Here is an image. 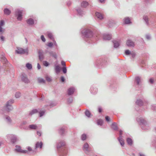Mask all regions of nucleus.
<instances>
[{"label":"nucleus","instance_id":"obj_1","mask_svg":"<svg viewBox=\"0 0 156 156\" xmlns=\"http://www.w3.org/2000/svg\"><path fill=\"white\" fill-rule=\"evenodd\" d=\"M137 122L141 125L142 129L144 130L149 129L150 127L147 122L142 118H138L136 119Z\"/></svg>","mask_w":156,"mask_h":156},{"label":"nucleus","instance_id":"obj_2","mask_svg":"<svg viewBox=\"0 0 156 156\" xmlns=\"http://www.w3.org/2000/svg\"><path fill=\"white\" fill-rule=\"evenodd\" d=\"M14 100L13 99H11L8 101L6 103L5 106L4 107V109L5 111L9 112L12 110L13 108L11 105L14 103Z\"/></svg>","mask_w":156,"mask_h":156},{"label":"nucleus","instance_id":"obj_3","mask_svg":"<svg viewBox=\"0 0 156 156\" xmlns=\"http://www.w3.org/2000/svg\"><path fill=\"white\" fill-rule=\"evenodd\" d=\"M83 35L85 37V41L87 40L86 38H90L92 37V32L90 29H87L86 30H83L82 32Z\"/></svg>","mask_w":156,"mask_h":156},{"label":"nucleus","instance_id":"obj_4","mask_svg":"<svg viewBox=\"0 0 156 156\" xmlns=\"http://www.w3.org/2000/svg\"><path fill=\"white\" fill-rule=\"evenodd\" d=\"M7 136L8 139L11 140L13 143H15L17 137L15 135L13 134H8Z\"/></svg>","mask_w":156,"mask_h":156},{"label":"nucleus","instance_id":"obj_5","mask_svg":"<svg viewBox=\"0 0 156 156\" xmlns=\"http://www.w3.org/2000/svg\"><path fill=\"white\" fill-rule=\"evenodd\" d=\"M16 52L17 54H27L28 53L27 49H23L21 48H18L16 50Z\"/></svg>","mask_w":156,"mask_h":156},{"label":"nucleus","instance_id":"obj_6","mask_svg":"<svg viewBox=\"0 0 156 156\" xmlns=\"http://www.w3.org/2000/svg\"><path fill=\"white\" fill-rule=\"evenodd\" d=\"M83 150L86 153H87L91 151V148L90 147H89L88 144L86 143L83 145Z\"/></svg>","mask_w":156,"mask_h":156},{"label":"nucleus","instance_id":"obj_7","mask_svg":"<svg viewBox=\"0 0 156 156\" xmlns=\"http://www.w3.org/2000/svg\"><path fill=\"white\" fill-rule=\"evenodd\" d=\"M21 78L22 81L25 83H28L30 82L29 80L25 74H22L21 75Z\"/></svg>","mask_w":156,"mask_h":156},{"label":"nucleus","instance_id":"obj_8","mask_svg":"<svg viewBox=\"0 0 156 156\" xmlns=\"http://www.w3.org/2000/svg\"><path fill=\"white\" fill-rule=\"evenodd\" d=\"M22 11L17 10L16 12V15L17 16V19L18 20H21L22 19Z\"/></svg>","mask_w":156,"mask_h":156},{"label":"nucleus","instance_id":"obj_9","mask_svg":"<svg viewBox=\"0 0 156 156\" xmlns=\"http://www.w3.org/2000/svg\"><path fill=\"white\" fill-rule=\"evenodd\" d=\"M122 131L121 130H120L119 131V136L118 138V140L121 144V145L123 146L124 144V140L122 139Z\"/></svg>","mask_w":156,"mask_h":156},{"label":"nucleus","instance_id":"obj_10","mask_svg":"<svg viewBox=\"0 0 156 156\" xmlns=\"http://www.w3.org/2000/svg\"><path fill=\"white\" fill-rule=\"evenodd\" d=\"M62 151L59 152V154L61 156H65L67 154V151L65 147H62Z\"/></svg>","mask_w":156,"mask_h":156},{"label":"nucleus","instance_id":"obj_11","mask_svg":"<svg viewBox=\"0 0 156 156\" xmlns=\"http://www.w3.org/2000/svg\"><path fill=\"white\" fill-rule=\"evenodd\" d=\"M15 151L16 152L23 153H25L27 152V151L26 150L21 149L20 146L18 145L16 146Z\"/></svg>","mask_w":156,"mask_h":156},{"label":"nucleus","instance_id":"obj_12","mask_svg":"<svg viewBox=\"0 0 156 156\" xmlns=\"http://www.w3.org/2000/svg\"><path fill=\"white\" fill-rule=\"evenodd\" d=\"M47 35L48 37L51 39L52 40L53 42H54V44L56 46H57V44L56 41L54 39V38L53 37V35L50 32H48L47 33Z\"/></svg>","mask_w":156,"mask_h":156},{"label":"nucleus","instance_id":"obj_13","mask_svg":"<svg viewBox=\"0 0 156 156\" xmlns=\"http://www.w3.org/2000/svg\"><path fill=\"white\" fill-rule=\"evenodd\" d=\"M103 39L105 40H109L112 38L111 35L107 34H105L103 35Z\"/></svg>","mask_w":156,"mask_h":156},{"label":"nucleus","instance_id":"obj_14","mask_svg":"<svg viewBox=\"0 0 156 156\" xmlns=\"http://www.w3.org/2000/svg\"><path fill=\"white\" fill-rule=\"evenodd\" d=\"M65 143L64 141H61L58 142L57 145V148L58 149L65 145Z\"/></svg>","mask_w":156,"mask_h":156},{"label":"nucleus","instance_id":"obj_15","mask_svg":"<svg viewBox=\"0 0 156 156\" xmlns=\"http://www.w3.org/2000/svg\"><path fill=\"white\" fill-rule=\"evenodd\" d=\"M39 57L40 60L42 61L44 58L43 52L41 50H39L38 51Z\"/></svg>","mask_w":156,"mask_h":156},{"label":"nucleus","instance_id":"obj_16","mask_svg":"<svg viewBox=\"0 0 156 156\" xmlns=\"http://www.w3.org/2000/svg\"><path fill=\"white\" fill-rule=\"evenodd\" d=\"M127 45L129 47L134 46V43L131 40H128L126 43Z\"/></svg>","mask_w":156,"mask_h":156},{"label":"nucleus","instance_id":"obj_17","mask_svg":"<svg viewBox=\"0 0 156 156\" xmlns=\"http://www.w3.org/2000/svg\"><path fill=\"white\" fill-rule=\"evenodd\" d=\"M120 41L114 40L113 41V43L114 44V47L117 48L119 47L120 44Z\"/></svg>","mask_w":156,"mask_h":156},{"label":"nucleus","instance_id":"obj_18","mask_svg":"<svg viewBox=\"0 0 156 156\" xmlns=\"http://www.w3.org/2000/svg\"><path fill=\"white\" fill-rule=\"evenodd\" d=\"M95 14L96 16L99 19L101 20L103 18V16L101 13L96 12Z\"/></svg>","mask_w":156,"mask_h":156},{"label":"nucleus","instance_id":"obj_19","mask_svg":"<svg viewBox=\"0 0 156 156\" xmlns=\"http://www.w3.org/2000/svg\"><path fill=\"white\" fill-rule=\"evenodd\" d=\"M75 89L73 87H71L68 90V93L69 95H71L73 94L74 91Z\"/></svg>","mask_w":156,"mask_h":156},{"label":"nucleus","instance_id":"obj_20","mask_svg":"<svg viewBox=\"0 0 156 156\" xmlns=\"http://www.w3.org/2000/svg\"><path fill=\"white\" fill-rule=\"evenodd\" d=\"M42 143L41 142H37L36 144V148H39L41 149L42 146Z\"/></svg>","mask_w":156,"mask_h":156},{"label":"nucleus","instance_id":"obj_21","mask_svg":"<svg viewBox=\"0 0 156 156\" xmlns=\"http://www.w3.org/2000/svg\"><path fill=\"white\" fill-rule=\"evenodd\" d=\"M136 104L137 105L140 106L145 104V103L143 102L140 99H138L136 102Z\"/></svg>","mask_w":156,"mask_h":156},{"label":"nucleus","instance_id":"obj_22","mask_svg":"<svg viewBox=\"0 0 156 156\" xmlns=\"http://www.w3.org/2000/svg\"><path fill=\"white\" fill-rule=\"evenodd\" d=\"M55 72L57 74H58L60 72L61 70V68L59 66L57 65L55 66Z\"/></svg>","mask_w":156,"mask_h":156},{"label":"nucleus","instance_id":"obj_23","mask_svg":"<svg viewBox=\"0 0 156 156\" xmlns=\"http://www.w3.org/2000/svg\"><path fill=\"white\" fill-rule=\"evenodd\" d=\"M38 126L36 125H29V128L30 129H35L37 128Z\"/></svg>","mask_w":156,"mask_h":156},{"label":"nucleus","instance_id":"obj_24","mask_svg":"<svg viewBox=\"0 0 156 156\" xmlns=\"http://www.w3.org/2000/svg\"><path fill=\"white\" fill-rule=\"evenodd\" d=\"M27 23L29 25H32L34 23V22L33 19L30 18L27 20Z\"/></svg>","mask_w":156,"mask_h":156},{"label":"nucleus","instance_id":"obj_25","mask_svg":"<svg viewBox=\"0 0 156 156\" xmlns=\"http://www.w3.org/2000/svg\"><path fill=\"white\" fill-rule=\"evenodd\" d=\"M111 127L114 130H116L118 129L117 124L115 122H114L112 123Z\"/></svg>","mask_w":156,"mask_h":156},{"label":"nucleus","instance_id":"obj_26","mask_svg":"<svg viewBox=\"0 0 156 156\" xmlns=\"http://www.w3.org/2000/svg\"><path fill=\"white\" fill-rule=\"evenodd\" d=\"M5 120L6 122L8 124H10L12 122V120L11 119L10 117L8 116H6L5 117Z\"/></svg>","mask_w":156,"mask_h":156},{"label":"nucleus","instance_id":"obj_27","mask_svg":"<svg viewBox=\"0 0 156 156\" xmlns=\"http://www.w3.org/2000/svg\"><path fill=\"white\" fill-rule=\"evenodd\" d=\"M88 5V3L87 2L85 1L83 2L81 4V6L83 7H86Z\"/></svg>","mask_w":156,"mask_h":156},{"label":"nucleus","instance_id":"obj_28","mask_svg":"<svg viewBox=\"0 0 156 156\" xmlns=\"http://www.w3.org/2000/svg\"><path fill=\"white\" fill-rule=\"evenodd\" d=\"M78 14L81 16H82L84 14V12L81 10L80 9H79L77 10Z\"/></svg>","mask_w":156,"mask_h":156},{"label":"nucleus","instance_id":"obj_29","mask_svg":"<svg viewBox=\"0 0 156 156\" xmlns=\"http://www.w3.org/2000/svg\"><path fill=\"white\" fill-rule=\"evenodd\" d=\"M126 141L128 144L131 145L132 144L133 141L130 138H128L126 139Z\"/></svg>","mask_w":156,"mask_h":156},{"label":"nucleus","instance_id":"obj_30","mask_svg":"<svg viewBox=\"0 0 156 156\" xmlns=\"http://www.w3.org/2000/svg\"><path fill=\"white\" fill-rule=\"evenodd\" d=\"M135 80L137 84L138 85L140 84V83L141 81L140 78L138 76L136 77L135 78Z\"/></svg>","mask_w":156,"mask_h":156},{"label":"nucleus","instance_id":"obj_31","mask_svg":"<svg viewBox=\"0 0 156 156\" xmlns=\"http://www.w3.org/2000/svg\"><path fill=\"white\" fill-rule=\"evenodd\" d=\"M124 22L125 24H129L130 23V20L128 17H126L124 19Z\"/></svg>","mask_w":156,"mask_h":156},{"label":"nucleus","instance_id":"obj_32","mask_svg":"<svg viewBox=\"0 0 156 156\" xmlns=\"http://www.w3.org/2000/svg\"><path fill=\"white\" fill-rule=\"evenodd\" d=\"M65 129H66V128L65 127H62L60 130H59V133L61 134H64V133H65Z\"/></svg>","mask_w":156,"mask_h":156},{"label":"nucleus","instance_id":"obj_33","mask_svg":"<svg viewBox=\"0 0 156 156\" xmlns=\"http://www.w3.org/2000/svg\"><path fill=\"white\" fill-rule=\"evenodd\" d=\"M37 112L38 111L36 109H34L30 112L29 115H31L35 113H37Z\"/></svg>","mask_w":156,"mask_h":156},{"label":"nucleus","instance_id":"obj_34","mask_svg":"<svg viewBox=\"0 0 156 156\" xmlns=\"http://www.w3.org/2000/svg\"><path fill=\"white\" fill-rule=\"evenodd\" d=\"M4 12L5 14L8 15L10 13L11 11L8 9H5L4 10Z\"/></svg>","mask_w":156,"mask_h":156},{"label":"nucleus","instance_id":"obj_35","mask_svg":"<svg viewBox=\"0 0 156 156\" xmlns=\"http://www.w3.org/2000/svg\"><path fill=\"white\" fill-rule=\"evenodd\" d=\"M90 90L91 93L93 94H95L97 91V89L96 88L94 89L93 87H91Z\"/></svg>","mask_w":156,"mask_h":156},{"label":"nucleus","instance_id":"obj_36","mask_svg":"<svg viewBox=\"0 0 156 156\" xmlns=\"http://www.w3.org/2000/svg\"><path fill=\"white\" fill-rule=\"evenodd\" d=\"M26 67L29 69H30L32 68L31 64L29 63H27L26 64Z\"/></svg>","mask_w":156,"mask_h":156},{"label":"nucleus","instance_id":"obj_37","mask_svg":"<svg viewBox=\"0 0 156 156\" xmlns=\"http://www.w3.org/2000/svg\"><path fill=\"white\" fill-rule=\"evenodd\" d=\"M143 19L146 22V23L147 25H148L149 23L148 22V18L147 16H144L143 17Z\"/></svg>","mask_w":156,"mask_h":156},{"label":"nucleus","instance_id":"obj_38","mask_svg":"<svg viewBox=\"0 0 156 156\" xmlns=\"http://www.w3.org/2000/svg\"><path fill=\"white\" fill-rule=\"evenodd\" d=\"M85 115L88 117H90L91 115V114L89 111L88 110H87L85 112Z\"/></svg>","mask_w":156,"mask_h":156},{"label":"nucleus","instance_id":"obj_39","mask_svg":"<svg viewBox=\"0 0 156 156\" xmlns=\"http://www.w3.org/2000/svg\"><path fill=\"white\" fill-rule=\"evenodd\" d=\"M39 83H44L45 82V80L41 78H38L37 79Z\"/></svg>","mask_w":156,"mask_h":156},{"label":"nucleus","instance_id":"obj_40","mask_svg":"<svg viewBox=\"0 0 156 156\" xmlns=\"http://www.w3.org/2000/svg\"><path fill=\"white\" fill-rule=\"evenodd\" d=\"M97 123L98 125L101 126L103 123V121L101 119H98L97 120Z\"/></svg>","mask_w":156,"mask_h":156},{"label":"nucleus","instance_id":"obj_41","mask_svg":"<svg viewBox=\"0 0 156 156\" xmlns=\"http://www.w3.org/2000/svg\"><path fill=\"white\" fill-rule=\"evenodd\" d=\"M21 96V94L20 92H17L15 94V97L16 98H18Z\"/></svg>","mask_w":156,"mask_h":156},{"label":"nucleus","instance_id":"obj_42","mask_svg":"<svg viewBox=\"0 0 156 156\" xmlns=\"http://www.w3.org/2000/svg\"><path fill=\"white\" fill-rule=\"evenodd\" d=\"M53 45H54L55 46L54 44V42H53V43L52 42H49V43H48L47 44V45L48 47H50V48H51Z\"/></svg>","mask_w":156,"mask_h":156},{"label":"nucleus","instance_id":"obj_43","mask_svg":"<svg viewBox=\"0 0 156 156\" xmlns=\"http://www.w3.org/2000/svg\"><path fill=\"white\" fill-rule=\"evenodd\" d=\"M86 138V135L85 134H83L82 135L81 139L83 140H85Z\"/></svg>","mask_w":156,"mask_h":156},{"label":"nucleus","instance_id":"obj_44","mask_svg":"<svg viewBox=\"0 0 156 156\" xmlns=\"http://www.w3.org/2000/svg\"><path fill=\"white\" fill-rule=\"evenodd\" d=\"M46 79L47 81L49 82L51 81V79L48 76H46Z\"/></svg>","mask_w":156,"mask_h":156},{"label":"nucleus","instance_id":"obj_45","mask_svg":"<svg viewBox=\"0 0 156 156\" xmlns=\"http://www.w3.org/2000/svg\"><path fill=\"white\" fill-rule=\"evenodd\" d=\"M73 101V99L72 97L69 98L68 100V102L69 103H71Z\"/></svg>","mask_w":156,"mask_h":156},{"label":"nucleus","instance_id":"obj_46","mask_svg":"<svg viewBox=\"0 0 156 156\" xmlns=\"http://www.w3.org/2000/svg\"><path fill=\"white\" fill-rule=\"evenodd\" d=\"M43 64L44 65L46 66H47L49 65V63L46 61H44L43 62Z\"/></svg>","mask_w":156,"mask_h":156},{"label":"nucleus","instance_id":"obj_47","mask_svg":"<svg viewBox=\"0 0 156 156\" xmlns=\"http://www.w3.org/2000/svg\"><path fill=\"white\" fill-rule=\"evenodd\" d=\"M44 113V111H41L39 112L40 116V117L43 116Z\"/></svg>","mask_w":156,"mask_h":156},{"label":"nucleus","instance_id":"obj_48","mask_svg":"<svg viewBox=\"0 0 156 156\" xmlns=\"http://www.w3.org/2000/svg\"><path fill=\"white\" fill-rule=\"evenodd\" d=\"M131 53L130 52V51L129 50H126L125 51V53L126 55H129L131 54Z\"/></svg>","mask_w":156,"mask_h":156},{"label":"nucleus","instance_id":"obj_49","mask_svg":"<svg viewBox=\"0 0 156 156\" xmlns=\"http://www.w3.org/2000/svg\"><path fill=\"white\" fill-rule=\"evenodd\" d=\"M62 70L63 72L65 73H66L67 70L66 67H64L62 68Z\"/></svg>","mask_w":156,"mask_h":156},{"label":"nucleus","instance_id":"obj_50","mask_svg":"<svg viewBox=\"0 0 156 156\" xmlns=\"http://www.w3.org/2000/svg\"><path fill=\"white\" fill-rule=\"evenodd\" d=\"M0 25L1 26H3L4 25V22L3 20H1L0 21Z\"/></svg>","mask_w":156,"mask_h":156},{"label":"nucleus","instance_id":"obj_51","mask_svg":"<svg viewBox=\"0 0 156 156\" xmlns=\"http://www.w3.org/2000/svg\"><path fill=\"white\" fill-rule=\"evenodd\" d=\"M41 40L45 42V39L43 35H42L41 36Z\"/></svg>","mask_w":156,"mask_h":156},{"label":"nucleus","instance_id":"obj_52","mask_svg":"<svg viewBox=\"0 0 156 156\" xmlns=\"http://www.w3.org/2000/svg\"><path fill=\"white\" fill-rule=\"evenodd\" d=\"M146 37L147 40H149L151 39V37L149 35L147 34L146 36Z\"/></svg>","mask_w":156,"mask_h":156},{"label":"nucleus","instance_id":"obj_53","mask_svg":"<svg viewBox=\"0 0 156 156\" xmlns=\"http://www.w3.org/2000/svg\"><path fill=\"white\" fill-rule=\"evenodd\" d=\"M154 79L153 78H151L149 80V82L151 83H154Z\"/></svg>","mask_w":156,"mask_h":156},{"label":"nucleus","instance_id":"obj_54","mask_svg":"<svg viewBox=\"0 0 156 156\" xmlns=\"http://www.w3.org/2000/svg\"><path fill=\"white\" fill-rule=\"evenodd\" d=\"M61 64H62V65L64 66H65V67L66 66V63H65V62L63 61H62L61 62Z\"/></svg>","mask_w":156,"mask_h":156},{"label":"nucleus","instance_id":"obj_55","mask_svg":"<svg viewBox=\"0 0 156 156\" xmlns=\"http://www.w3.org/2000/svg\"><path fill=\"white\" fill-rule=\"evenodd\" d=\"M130 54L131 55L132 57L133 58H134L135 56L136 55L134 53H133V52L132 53H131Z\"/></svg>","mask_w":156,"mask_h":156},{"label":"nucleus","instance_id":"obj_56","mask_svg":"<svg viewBox=\"0 0 156 156\" xmlns=\"http://www.w3.org/2000/svg\"><path fill=\"white\" fill-rule=\"evenodd\" d=\"M61 80L62 82H63L65 81V78L64 77L61 76Z\"/></svg>","mask_w":156,"mask_h":156},{"label":"nucleus","instance_id":"obj_57","mask_svg":"<svg viewBox=\"0 0 156 156\" xmlns=\"http://www.w3.org/2000/svg\"><path fill=\"white\" fill-rule=\"evenodd\" d=\"M105 119L108 122L109 121L110 118H109L108 116H106L105 117Z\"/></svg>","mask_w":156,"mask_h":156},{"label":"nucleus","instance_id":"obj_58","mask_svg":"<svg viewBox=\"0 0 156 156\" xmlns=\"http://www.w3.org/2000/svg\"><path fill=\"white\" fill-rule=\"evenodd\" d=\"M41 66L39 64V63H37V69H40L41 68Z\"/></svg>","mask_w":156,"mask_h":156},{"label":"nucleus","instance_id":"obj_59","mask_svg":"<svg viewBox=\"0 0 156 156\" xmlns=\"http://www.w3.org/2000/svg\"><path fill=\"white\" fill-rule=\"evenodd\" d=\"M1 40L2 41H4L5 40L4 37L3 36H1Z\"/></svg>","mask_w":156,"mask_h":156},{"label":"nucleus","instance_id":"obj_60","mask_svg":"<svg viewBox=\"0 0 156 156\" xmlns=\"http://www.w3.org/2000/svg\"><path fill=\"white\" fill-rule=\"evenodd\" d=\"M27 123V122L26 121H23L21 123V126H22V125H25Z\"/></svg>","mask_w":156,"mask_h":156},{"label":"nucleus","instance_id":"obj_61","mask_svg":"<svg viewBox=\"0 0 156 156\" xmlns=\"http://www.w3.org/2000/svg\"><path fill=\"white\" fill-rule=\"evenodd\" d=\"M37 134L39 136H40L41 135V133L40 132L37 131Z\"/></svg>","mask_w":156,"mask_h":156},{"label":"nucleus","instance_id":"obj_62","mask_svg":"<svg viewBox=\"0 0 156 156\" xmlns=\"http://www.w3.org/2000/svg\"><path fill=\"white\" fill-rule=\"evenodd\" d=\"M2 60H3L5 62V61L6 60V59L5 58L4 56H2Z\"/></svg>","mask_w":156,"mask_h":156},{"label":"nucleus","instance_id":"obj_63","mask_svg":"<svg viewBox=\"0 0 156 156\" xmlns=\"http://www.w3.org/2000/svg\"><path fill=\"white\" fill-rule=\"evenodd\" d=\"M27 150L29 151H31V147H28V148H27Z\"/></svg>","mask_w":156,"mask_h":156},{"label":"nucleus","instance_id":"obj_64","mask_svg":"<svg viewBox=\"0 0 156 156\" xmlns=\"http://www.w3.org/2000/svg\"><path fill=\"white\" fill-rule=\"evenodd\" d=\"M98 111L99 112H101L102 111V109L101 108H98Z\"/></svg>","mask_w":156,"mask_h":156}]
</instances>
